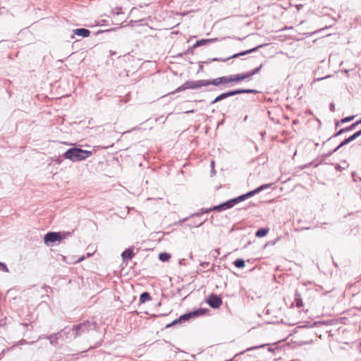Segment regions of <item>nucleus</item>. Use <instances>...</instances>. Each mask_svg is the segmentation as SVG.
<instances>
[{"instance_id":"15","label":"nucleus","mask_w":361,"mask_h":361,"mask_svg":"<svg viewBox=\"0 0 361 361\" xmlns=\"http://www.w3.org/2000/svg\"><path fill=\"white\" fill-rule=\"evenodd\" d=\"M151 296L150 295L147 293V292H145L141 294L140 297V303H144L147 301H149L151 300Z\"/></svg>"},{"instance_id":"23","label":"nucleus","mask_w":361,"mask_h":361,"mask_svg":"<svg viewBox=\"0 0 361 361\" xmlns=\"http://www.w3.org/2000/svg\"><path fill=\"white\" fill-rule=\"evenodd\" d=\"M360 123H361V119L360 121L355 122L353 125H351V126L350 127V129L354 128L356 126H357L358 124H360Z\"/></svg>"},{"instance_id":"7","label":"nucleus","mask_w":361,"mask_h":361,"mask_svg":"<svg viewBox=\"0 0 361 361\" xmlns=\"http://www.w3.org/2000/svg\"><path fill=\"white\" fill-rule=\"evenodd\" d=\"M61 235L56 232H49L44 237V242L47 245H51L52 243L56 241H61Z\"/></svg>"},{"instance_id":"5","label":"nucleus","mask_w":361,"mask_h":361,"mask_svg":"<svg viewBox=\"0 0 361 361\" xmlns=\"http://www.w3.org/2000/svg\"><path fill=\"white\" fill-rule=\"evenodd\" d=\"M230 78L229 76H223L214 80H200L201 87L202 86H208L210 85L214 86H219L220 85H225L230 83Z\"/></svg>"},{"instance_id":"16","label":"nucleus","mask_w":361,"mask_h":361,"mask_svg":"<svg viewBox=\"0 0 361 361\" xmlns=\"http://www.w3.org/2000/svg\"><path fill=\"white\" fill-rule=\"evenodd\" d=\"M212 39H201V40H199L197 41L194 45H193V47L194 48H196L197 47H200V46H203V45H205L207 44V43L212 42Z\"/></svg>"},{"instance_id":"9","label":"nucleus","mask_w":361,"mask_h":361,"mask_svg":"<svg viewBox=\"0 0 361 361\" xmlns=\"http://www.w3.org/2000/svg\"><path fill=\"white\" fill-rule=\"evenodd\" d=\"M201 87L200 80L196 82H186L175 90V92H180L187 89H196Z\"/></svg>"},{"instance_id":"11","label":"nucleus","mask_w":361,"mask_h":361,"mask_svg":"<svg viewBox=\"0 0 361 361\" xmlns=\"http://www.w3.org/2000/svg\"><path fill=\"white\" fill-rule=\"evenodd\" d=\"M75 35L82 36L83 37H87L90 35V31L85 28H78L73 30Z\"/></svg>"},{"instance_id":"14","label":"nucleus","mask_w":361,"mask_h":361,"mask_svg":"<svg viewBox=\"0 0 361 361\" xmlns=\"http://www.w3.org/2000/svg\"><path fill=\"white\" fill-rule=\"evenodd\" d=\"M295 306L299 308L303 307V305H304L302 300L301 298V296L298 293H296L295 295Z\"/></svg>"},{"instance_id":"21","label":"nucleus","mask_w":361,"mask_h":361,"mask_svg":"<svg viewBox=\"0 0 361 361\" xmlns=\"http://www.w3.org/2000/svg\"><path fill=\"white\" fill-rule=\"evenodd\" d=\"M354 117H355L354 116L345 117V118L341 119V122L342 123H345L349 122V121H352L354 118Z\"/></svg>"},{"instance_id":"22","label":"nucleus","mask_w":361,"mask_h":361,"mask_svg":"<svg viewBox=\"0 0 361 361\" xmlns=\"http://www.w3.org/2000/svg\"><path fill=\"white\" fill-rule=\"evenodd\" d=\"M0 269L3 270L5 272H8V269L7 266L5 264L1 263V262H0Z\"/></svg>"},{"instance_id":"6","label":"nucleus","mask_w":361,"mask_h":361,"mask_svg":"<svg viewBox=\"0 0 361 361\" xmlns=\"http://www.w3.org/2000/svg\"><path fill=\"white\" fill-rule=\"evenodd\" d=\"M255 92H256V91L254 90H237L229 91L228 92L223 93V94H221L220 95L217 96L212 103L214 104V103H216L220 100H222L224 99H226L230 96H234V95L242 94V93H255Z\"/></svg>"},{"instance_id":"19","label":"nucleus","mask_w":361,"mask_h":361,"mask_svg":"<svg viewBox=\"0 0 361 361\" xmlns=\"http://www.w3.org/2000/svg\"><path fill=\"white\" fill-rule=\"evenodd\" d=\"M237 268H243L245 266V262L243 259H238L233 262Z\"/></svg>"},{"instance_id":"20","label":"nucleus","mask_w":361,"mask_h":361,"mask_svg":"<svg viewBox=\"0 0 361 361\" xmlns=\"http://www.w3.org/2000/svg\"><path fill=\"white\" fill-rule=\"evenodd\" d=\"M257 48L258 47H255V48L251 49L250 50H247V51H243V52H240L239 54H234L233 56H231V58H235V57H238L239 56H243V55H245L247 54L251 53V52L255 51Z\"/></svg>"},{"instance_id":"2","label":"nucleus","mask_w":361,"mask_h":361,"mask_svg":"<svg viewBox=\"0 0 361 361\" xmlns=\"http://www.w3.org/2000/svg\"><path fill=\"white\" fill-rule=\"evenodd\" d=\"M92 155V151L84 150L80 148H71L64 153V158L73 162L85 160Z\"/></svg>"},{"instance_id":"8","label":"nucleus","mask_w":361,"mask_h":361,"mask_svg":"<svg viewBox=\"0 0 361 361\" xmlns=\"http://www.w3.org/2000/svg\"><path fill=\"white\" fill-rule=\"evenodd\" d=\"M207 303L213 308H219L222 305L221 298L215 294H211L206 300Z\"/></svg>"},{"instance_id":"17","label":"nucleus","mask_w":361,"mask_h":361,"mask_svg":"<svg viewBox=\"0 0 361 361\" xmlns=\"http://www.w3.org/2000/svg\"><path fill=\"white\" fill-rule=\"evenodd\" d=\"M268 231L269 230L267 228H260L256 232L255 235L258 238H262L268 233Z\"/></svg>"},{"instance_id":"13","label":"nucleus","mask_w":361,"mask_h":361,"mask_svg":"<svg viewBox=\"0 0 361 361\" xmlns=\"http://www.w3.org/2000/svg\"><path fill=\"white\" fill-rule=\"evenodd\" d=\"M361 135V130L356 132L355 133H354L353 135H351L350 137H349L348 139H346L345 140H344L341 145L340 146H343L345 144L353 140L354 139L357 138L358 136Z\"/></svg>"},{"instance_id":"4","label":"nucleus","mask_w":361,"mask_h":361,"mask_svg":"<svg viewBox=\"0 0 361 361\" xmlns=\"http://www.w3.org/2000/svg\"><path fill=\"white\" fill-rule=\"evenodd\" d=\"M262 66L261 65L259 67H257V68H255L254 70L247 72V73L237 74L235 75H231V76H229L230 82H238L244 80L247 78H251L259 72L260 69L262 68Z\"/></svg>"},{"instance_id":"10","label":"nucleus","mask_w":361,"mask_h":361,"mask_svg":"<svg viewBox=\"0 0 361 361\" xmlns=\"http://www.w3.org/2000/svg\"><path fill=\"white\" fill-rule=\"evenodd\" d=\"M90 323L88 322H84L79 325L75 326L72 331L74 332L75 336L80 335L81 333H84L88 330Z\"/></svg>"},{"instance_id":"18","label":"nucleus","mask_w":361,"mask_h":361,"mask_svg":"<svg viewBox=\"0 0 361 361\" xmlns=\"http://www.w3.org/2000/svg\"><path fill=\"white\" fill-rule=\"evenodd\" d=\"M171 258V255L166 252H161L159 255V259L162 262H168Z\"/></svg>"},{"instance_id":"24","label":"nucleus","mask_w":361,"mask_h":361,"mask_svg":"<svg viewBox=\"0 0 361 361\" xmlns=\"http://www.w3.org/2000/svg\"><path fill=\"white\" fill-rule=\"evenodd\" d=\"M344 130H345L344 129H341V130L338 132V134H341L343 132H344Z\"/></svg>"},{"instance_id":"12","label":"nucleus","mask_w":361,"mask_h":361,"mask_svg":"<svg viewBox=\"0 0 361 361\" xmlns=\"http://www.w3.org/2000/svg\"><path fill=\"white\" fill-rule=\"evenodd\" d=\"M134 255L133 249H127L122 253V257L124 260H129L132 259Z\"/></svg>"},{"instance_id":"3","label":"nucleus","mask_w":361,"mask_h":361,"mask_svg":"<svg viewBox=\"0 0 361 361\" xmlns=\"http://www.w3.org/2000/svg\"><path fill=\"white\" fill-rule=\"evenodd\" d=\"M206 312H207L206 310H204V309H199L197 310H195V311H193V312H191L183 314L178 319H175L174 321H173L170 324H168L166 326V328L171 327L174 324H178L179 322H181L183 321H186V320H188V319H190L191 318H194V317H196L204 315V314H206Z\"/></svg>"},{"instance_id":"1","label":"nucleus","mask_w":361,"mask_h":361,"mask_svg":"<svg viewBox=\"0 0 361 361\" xmlns=\"http://www.w3.org/2000/svg\"><path fill=\"white\" fill-rule=\"evenodd\" d=\"M269 186V185H262L260 187L257 188V189H255L252 191H250L245 195H240L237 198L231 200L226 202L223 204H221L218 206H214V207H211V208L207 209L205 210L202 209L201 214H207L212 211H222V210H225L228 208H231L233 206H234L236 203H238L240 201H243V200H246L247 198H249V197L255 195V194L258 193L259 192L264 190V188H268Z\"/></svg>"}]
</instances>
